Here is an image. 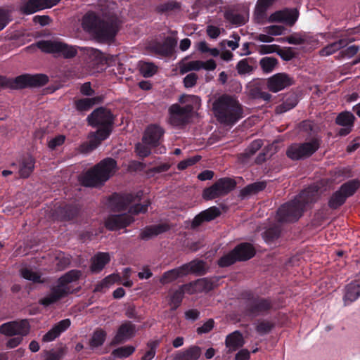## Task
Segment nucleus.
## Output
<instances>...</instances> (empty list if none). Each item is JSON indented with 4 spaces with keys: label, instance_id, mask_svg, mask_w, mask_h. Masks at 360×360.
<instances>
[{
    "label": "nucleus",
    "instance_id": "obj_29",
    "mask_svg": "<svg viewBox=\"0 0 360 360\" xmlns=\"http://www.w3.org/2000/svg\"><path fill=\"white\" fill-rule=\"evenodd\" d=\"M219 278H202L193 281L197 292H210L218 285Z\"/></svg>",
    "mask_w": 360,
    "mask_h": 360
},
{
    "label": "nucleus",
    "instance_id": "obj_35",
    "mask_svg": "<svg viewBox=\"0 0 360 360\" xmlns=\"http://www.w3.org/2000/svg\"><path fill=\"white\" fill-rule=\"evenodd\" d=\"M35 160L31 155L22 158L20 162L19 174L21 178H28L34 169Z\"/></svg>",
    "mask_w": 360,
    "mask_h": 360
},
{
    "label": "nucleus",
    "instance_id": "obj_46",
    "mask_svg": "<svg viewBox=\"0 0 360 360\" xmlns=\"http://www.w3.org/2000/svg\"><path fill=\"white\" fill-rule=\"evenodd\" d=\"M106 333L102 328H97L93 333L89 340V345L91 348H96L101 346L106 338Z\"/></svg>",
    "mask_w": 360,
    "mask_h": 360
},
{
    "label": "nucleus",
    "instance_id": "obj_34",
    "mask_svg": "<svg viewBox=\"0 0 360 360\" xmlns=\"http://www.w3.org/2000/svg\"><path fill=\"white\" fill-rule=\"evenodd\" d=\"M225 345L231 351H236L244 345V340L242 333L238 330L229 334L225 340Z\"/></svg>",
    "mask_w": 360,
    "mask_h": 360
},
{
    "label": "nucleus",
    "instance_id": "obj_15",
    "mask_svg": "<svg viewBox=\"0 0 360 360\" xmlns=\"http://www.w3.org/2000/svg\"><path fill=\"white\" fill-rule=\"evenodd\" d=\"M294 84L293 78L288 74L276 73L267 79V87L271 92L276 93Z\"/></svg>",
    "mask_w": 360,
    "mask_h": 360
},
{
    "label": "nucleus",
    "instance_id": "obj_14",
    "mask_svg": "<svg viewBox=\"0 0 360 360\" xmlns=\"http://www.w3.org/2000/svg\"><path fill=\"white\" fill-rule=\"evenodd\" d=\"M165 129L157 124H149L143 133L142 141L150 146H158L163 140Z\"/></svg>",
    "mask_w": 360,
    "mask_h": 360
},
{
    "label": "nucleus",
    "instance_id": "obj_23",
    "mask_svg": "<svg viewBox=\"0 0 360 360\" xmlns=\"http://www.w3.org/2000/svg\"><path fill=\"white\" fill-rule=\"evenodd\" d=\"M68 295V292L65 291V289L61 288L58 285H56L51 288L50 293L40 299L39 302L41 305L46 307L56 303Z\"/></svg>",
    "mask_w": 360,
    "mask_h": 360
},
{
    "label": "nucleus",
    "instance_id": "obj_21",
    "mask_svg": "<svg viewBox=\"0 0 360 360\" xmlns=\"http://www.w3.org/2000/svg\"><path fill=\"white\" fill-rule=\"evenodd\" d=\"M221 214L220 210L216 206H212L208 209L200 212L192 221L191 228L195 229L200 226L203 222L210 221L218 217Z\"/></svg>",
    "mask_w": 360,
    "mask_h": 360
},
{
    "label": "nucleus",
    "instance_id": "obj_52",
    "mask_svg": "<svg viewBox=\"0 0 360 360\" xmlns=\"http://www.w3.org/2000/svg\"><path fill=\"white\" fill-rule=\"evenodd\" d=\"M160 341L157 340H150L147 343L148 350L145 353V354L141 357V360H152L156 354V349L159 346Z\"/></svg>",
    "mask_w": 360,
    "mask_h": 360
},
{
    "label": "nucleus",
    "instance_id": "obj_3",
    "mask_svg": "<svg viewBox=\"0 0 360 360\" xmlns=\"http://www.w3.org/2000/svg\"><path fill=\"white\" fill-rule=\"evenodd\" d=\"M217 120L224 124L233 125L243 117V110L239 101L233 96L224 94L212 105Z\"/></svg>",
    "mask_w": 360,
    "mask_h": 360
},
{
    "label": "nucleus",
    "instance_id": "obj_6",
    "mask_svg": "<svg viewBox=\"0 0 360 360\" xmlns=\"http://www.w3.org/2000/svg\"><path fill=\"white\" fill-rule=\"evenodd\" d=\"M115 120V115L111 110L103 106L94 109L86 117L88 125L105 135L112 134Z\"/></svg>",
    "mask_w": 360,
    "mask_h": 360
},
{
    "label": "nucleus",
    "instance_id": "obj_62",
    "mask_svg": "<svg viewBox=\"0 0 360 360\" xmlns=\"http://www.w3.org/2000/svg\"><path fill=\"white\" fill-rule=\"evenodd\" d=\"M201 159L200 155H195L193 157L187 158L179 162L177 165V169L179 170H184L190 166H193L199 162Z\"/></svg>",
    "mask_w": 360,
    "mask_h": 360
},
{
    "label": "nucleus",
    "instance_id": "obj_42",
    "mask_svg": "<svg viewBox=\"0 0 360 360\" xmlns=\"http://www.w3.org/2000/svg\"><path fill=\"white\" fill-rule=\"evenodd\" d=\"M67 353L66 347H60L56 350H44L43 351V360H62Z\"/></svg>",
    "mask_w": 360,
    "mask_h": 360
},
{
    "label": "nucleus",
    "instance_id": "obj_45",
    "mask_svg": "<svg viewBox=\"0 0 360 360\" xmlns=\"http://www.w3.org/2000/svg\"><path fill=\"white\" fill-rule=\"evenodd\" d=\"M266 183L263 181L255 182L244 187L240 191V195L246 197L252 194H256L266 188Z\"/></svg>",
    "mask_w": 360,
    "mask_h": 360
},
{
    "label": "nucleus",
    "instance_id": "obj_18",
    "mask_svg": "<svg viewBox=\"0 0 360 360\" xmlns=\"http://www.w3.org/2000/svg\"><path fill=\"white\" fill-rule=\"evenodd\" d=\"M133 217L128 214H111L105 221V226L110 231L125 228L134 222Z\"/></svg>",
    "mask_w": 360,
    "mask_h": 360
},
{
    "label": "nucleus",
    "instance_id": "obj_36",
    "mask_svg": "<svg viewBox=\"0 0 360 360\" xmlns=\"http://www.w3.org/2000/svg\"><path fill=\"white\" fill-rule=\"evenodd\" d=\"M360 188V180L358 179H353L343 183L338 190L345 195L347 199L353 196L356 192Z\"/></svg>",
    "mask_w": 360,
    "mask_h": 360
},
{
    "label": "nucleus",
    "instance_id": "obj_5",
    "mask_svg": "<svg viewBox=\"0 0 360 360\" xmlns=\"http://www.w3.org/2000/svg\"><path fill=\"white\" fill-rule=\"evenodd\" d=\"M245 300V312L252 318L269 315L274 309L275 303L271 297L255 295L251 291H246L241 295Z\"/></svg>",
    "mask_w": 360,
    "mask_h": 360
},
{
    "label": "nucleus",
    "instance_id": "obj_17",
    "mask_svg": "<svg viewBox=\"0 0 360 360\" xmlns=\"http://www.w3.org/2000/svg\"><path fill=\"white\" fill-rule=\"evenodd\" d=\"M79 212V209L74 204H61L57 207L53 213L56 219L60 221H69L75 219Z\"/></svg>",
    "mask_w": 360,
    "mask_h": 360
},
{
    "label": "nucleus",
    "instance_id": "obj_60",
    "mask_svg": "<svg viewBox=\"0 0 360 360\" xmlns=\"http://www.w3.org/2000/svg\"><path fill=\"white\" fill-rule=\"evenodd\" d=\"M150 203L149 200H146L143 204L136 203L129 207V213L134 215L139 213H146Z\"/></svg>",
    "mask_w": 360,
    "mask_h": 360
},
{
    "label": "nucleus",
    "instance_id": "obj_56",
    "mask_svg": "<svg viewBox=\"0 0 360 360\" xmlns=\"http://www.w3.org/2000/svg\"><path fill=\"white\" fill-rule=\"evenodd\" d=\"M152 148L154 147L148 143H143L142 141V143H137L135 145V151L139 158L143 159L150 155Z\"/></svg>",
    "mask_w": 360,
    "mask_h": 360
},
{
    "label": "nucleus",
    "instance_id": "obj_61",
    "mask_svg": "<svg viewBox=\"0 0 360 360\" xmlns=\"http://www.w3.org/2000/svg\"><path fill=\"white\" fill-rule=\"evenodd\" d=\"M236 70L239 75L250 74L254 70V67L249 65L245 60H239L236 65Z\"/></svg>",
    "mask_w": 360,
    "mask_h": 360
},
{
    "label": "nucleus",
    "instance_id": "obj_8",
    "mask_svg": "<svg viewBox=\"0 0 360 360\" xmlns=\"http://www.w3.org/2000/svg\"><path fill=\"white\" fill-rule=\"evenodd\" d=\"M321 143V139L313 137L309 141L292 143L287 148L286 155L292 160L308 158L319 150Z\"/></svg>",
    "mask_w": 360,
    "mask_h": 360
},
{
    "label": "nucleus",
    "instance_id": "obj_1",
    "mask_svg": "<svg viewBox=\"0 0 360 360\" xmlns=\"http://www.w3.org/2000/svg\"><path fill=\"white\" fill-rule=\"evenodd\" d=\"M82 28L101 43L114 41L120 30V21L115 15L101 18L96 13L87 12L82 18Z\"/></svg>",
    "mask_w": 360,
    "mask_h": 360
},
{
    "label": "nucleus",
    "instance_id": "obj_7",
    "mask_svg": "<svg viewBox=\"0 0 360 360\" xmlns=\"http://www.w3.org/2000/svg\"><path fill=\"white\" fill-rule=\"evenodd\" d=\"M30 330V325L27 319L13 321L5 323L0 327V332L6 336L20 335L10 338L6 342L7 348H15L22 341V337L26 336Z\"/></svg>",
    "mask_w": 360,
    "mask_h": 360
},
{
    "label": "nucleus",
    "instance_id": "obj_28",
    "mask_svg": "<svg viewBox=\"0 0 360 360\" xmlns=\"http://www.w3.org/2000/svg\"><path fill=\"white\" fill-rule=\"evenodd\" d=\"M248 95L252 99L264 101H269L271 98V95L264 91V86L260 82H255L250 84Z\"/></svg>",
    "mask_w": 360,
    "mask_h": 360
},
{
    "label": "nucleus",
    "instance_id": "obj_47",
    "mask_svg": "<svg viewBox=\"0 0 360 360\" xmlns=\"http://www.w3.org/2000/svg\"><path fill=\"white\" fill-rule=\"evenodd\" d=\"M278 61L274 57H264L259 61L260 67L264 73H271L274 71Z\"/></svg>",
    "mask_w": 360,
    "mask_h": 360
},
{
    "label": "nucleus",
    "instance_id": "obj_43",
    "mask_svg": "<svg viewBox=\"0 0 360 360\" xmlns=\"http://www.w3.org/2000/svg\"><path fill=\"white\" fill-rule=\"evenodd\" d=\"M354 115L349 111H344L338 115L335 123L340 126L354 127L355 122Z\"/></svg>",
    "mask_w": 360,
    "mask_h": 360
},
{
    "label": "nucleus",
    "instance_id": "obj_20",
    "mask_svg": "<svg viewBox=\"0 0 360 360\" xmlns=\"http://www.w3.org/2000/svg\"><path fill=\"white\" fill-rule=\"evenodd\" d=\"M177 44V40L175 37L168 36L165 38L162 42L155 43L152 49L153 51L162 56H171L174 51V48Z\"/></svg>",
    "mask_w": 360,
    "mask_h": 360
},
{
    "label": "nucleus",
    "instance_id": "obj_63",
    "mask_svg": "<svg viewBox=\"0 0 360 360\" xmlns=\"http://www.w3.org/2000/svg\"><path fill=\"white\" fill-rule=\"evenodd\" d=\"M285 41L292 45H302L306 43V39L299 33H293L283 39Z\"/></svg>",
    "mask_w": 360,
    "mask_h": 360
},
{
    "label": "nucleus",
    "instance_id": "obj_55",
    "mask_svg": "<svg viewBox=\"0 0 360 360\" xmlns=\"http://www.w3.org/2000/svg\"><path fill=\"white\" fill-rule=\"evenodd\" d=\"M281 230L278 226H272L263 233V238L267 243L273 242L279 238Z\"/></svg>",
    "mask_w": 360,
    "mask_h": 360
},
{
    "label": "nucleus",
    "instance_id": "obj_54",
    "mask_svg": "<svg viewBox=\"0 0 360 360\" xmlns=\"http://www.w3.org/2000/svg\"><path fill=\"white\" fill-rule=\"evenodd\" d=\"M179 8L180 4L178 2L172 1L158 5L156 8V11L158 13L162 14L167 13Z\"/></svg>",
    "mask_w": 360,
    "mask_h": 360
},
{
    "label": "nucleus",
    "instance_id": "obj_44",
    "mask_svg": "<svg viewBox=\"0 0 360 360\" xmlns=\"http://www.w3.org/2000/svg\"><path fill=\"white\" fill-rule=\"evenodd\" d=\"M110 136V134H103L97 130L91 132L89 135V149L91 150L96 149L103 141L106 140Z\"/></svg>",
    "mask_w": 360,
    "mask_h": 360
},
{
    "label": "nucleus",
    "instance_id": "obj_58",
    "mask_svg": "<svg viewBox=\"0 0 360 360\" xmlns=\"http://www.w3.org/2000/svg\"><path fill=\"white\" fill-rule=\"evenodd\" d=\"M135 351V347L131 345L117 348L112 351V354L118 358H127Z\"/></svg>",
    "mask_w": 360,
    "mask_h": 360
},
{
    "label": "nucleus",
    "instance_id": "obj_48",
    "mask_svg": "<svg viewBox=\"0 0 360 360\" xmlns=\"http://www.w3.org/2000/svg\"><path fill=\"white\" fill-rule=\"evenodd\" d=\"M200 60H193L190 62L181 61L179 63V73L184 75L191 71H198L200 70Z\"/></svg>",
    "mask_w": 360,
    "mask_h": 360
},
{
    "label": "nucleus",
    "instance_id": "obj_37",
    "mask_svg": "<svg viewBox=\"0 0 360 360\" xmlns=\"http://www.w3.org/2000/svg\"><path fill=\"white\" fill-rule=\"evenodd\" d=\"M186 276L184 268L181 266L174 268L173 269L165 271L161 276L160 279V282L162 284L169 283L172 281H174L179 278Z\"/></svg>",
    "mask_w": 360,
    "mask_h": 360
},
{
    "label": "nucleus",
    "instance_id": "obj_32",
    "mask_svg": "<svg viewBox=\"0 0 360 360\" xmlns=\"http://www.w3.org/2000/svg\"><path fill=\"white\" fill-rule=\"evenodd\" d=\"M169 229V226L166 224H160L146 226L140 234V238L148 240L153 236L163 233Z\"/></svg>",
    "mask_w": 360,
    "mask_h": 360
},
{
    "label": "nucleus",
    "instance_id": "obj_64",
    "mask_svg": "<svg viewBox=\"0 0 360 360\" xmlns=\"http://www.w3.org/2000/svg\"><path fill=\"white\" fill-rule=\"evenodd\" d=\"M157 72V67L151 63H145L141 68V72L145 77H150Z\"/></svg>",
    "mask_w": 360,
    "mask_h": 360
},
{
    "label": "nucleus",
    "instance_id": "obj_49",
    "mask_svg": "<svg viewBox=\"0 0 360 360\" xmlns=\"http://www.w3.org/2000/svg\"><path fill=\"white\" fill-rule=\"evenodd\" d=\"M297 104V98L295 95L292 94L277 107L276 110L281 113L285 112L295 108Z\"/></svg>",
    "mask_w": 360,
    "mask_h": 360
},
{
    "label": "nucleus",
    "instance_id": "obj_24",
    "mask_svg": "<svg viewBox=\"0 0 360 360\" xmlns=\"http://www.w3.org/2000/svg\"><path fill=\"white\" fill-rule=\"evenodd\" d=\"M276 0H257L254 11L255 20L257 23H264L267 18V10Z\"/></svg>",
    "mask_w": 360,
    "mask_h": 360
},
{
    "label": "nucleus",
    "instance_id": "obj_39",
    "mask_svg": "<svg viewBox=\"0 0 360 360\" xmlns=\"http://www.w3.org/2000/svg\"><path fill=\"white\" fill-rule=\"evenodd\" d=\"M201 350L198 346H192L188 349L179 352L176 360H198L200 356Z\"/></svg>",
    "mask_w": 360,
    "mask_h": 360
},
{
    "label": "nucleus",
    "instance_id": "obj_12",
    "mask_svg": "<svg viewBox=\"0 0 360 360\" xmlns=\"http://www.w3.org/2000/svg\"><path fill=\"white\" fill-rule=\"evenodd\" d=\"M143 195V191L141 190L136 193H115L110 197L109 203L114 211H124L127 210L131 203L140 201Z\"/></svg>",
    "mask_w": 360,
    "mask_h": 360
},
{
    "label": "nucleus",
    "instance_id": "obj_11",
    "mask_svg": "<svg viewBox=\"0 0 360 360\" xmlns=\"http://www.w3.org/2000/svg\"><path fill=\"white\" fill-rule=\"evenodd\" d=\"M193 111L191 104L184 106L178 103L172 104L168 109L169 123L174 127L183 128L189 123Z\"/></svg>",
    "mask_w": 360,
    "mask_h": 360
},
{
    "label": "nucleus",
    "instance_id": "obj_9",
    "mask_svg": "<svg viewBox=\"0 0 360 360\" xmlns=\"http://www.w3.org/2000/svg\"><path fill=\"white\" fill-rule=\"evenodd\" d=\"M37 46L44 53L56 54L66 59L73 58L77 54L75 46L69 45L62 41L41 40L37 42Z\"/></svg>",
    "mask_w": 360,
    "mask_h": 360
},
{
    "label": "nucleus",
    "instance_id": "obj_27",
    "mask_svg": "<svg viewBox=\"0 0 360 360\" xmlns=\"http://www.w3.org/2000/svg\"><path fill=\"white\" fill-rule=\"evenodd\" d=\"M103 96H97L92 98H84L75 100L74 102L75 109L80 112L89 111L92 107L103 103Z\"/></svg>",
    "mask_w": 360,
    "mask_h": 360
},
{
    "label": "nucleus",
    "instance_id": "obj_53",
    "mask_svg": "<svg viewBox=\"0 0 360 360\" xmlns=\"http://www.w3.org/2000/svg\"><path fill=\"white\" fill-rule=\"evenodd\" d=\"M114 283L113 275H110L104 278L95 285L94 292L104 293L108 289L110 285Z\"/></svg>",
    "mask_w": 360,
    "mask_h": 360
},
{
    "label": "nucleus",
    "instance_id": "obj_57",
    "mask_svg": "<svg viewBox=\"0 0 360 360\" xmlns=\"http://www.w3.org/2000/svg\"><path fill=\"white\" fill-rule=\"evenodd\" d=\"M225 18L233 25L237 26L243 25L245 23V18L243 15L240 13H234L233 12H226Z\"/></svg>",
    "mask_w": 360,
    "mask_h": 360
},
{
    "label": "nucleus",
    "instance_id": "obj_41",
    "mask_svg": "<svg viewBox=\"0 0 360 360\" xmlns=\"http://www.w3.org/2000/svg\"><path fill=\"white\" fill-rule=\"evenodd\" d=\"M347 200L345 195L338 189L329 198L328 205L331 210H338L345 203Z\"/></svg>",
    "mask_w": 360,
    "mask_h": 360
},
{
    "label": "nucleus",
    "instance_id": "obj_50",
    "mask_svg": "<svg viewBox=\"0 0 360 360\" xmlns=\"http://www.w3.org/2000/svg\"><path fill=\"white\" fill-rule=\"evenodd\" d=\"M237 258L238 257L236 256L234 250L233 249L231 251L219 258L218 260V265L220 267H228L235 264L236 262H239Z\"/></svg>",
    "mask_w": 360,
    "mask_h": 360
},
{
    "label": "nucleus",
    "instance_id": "obj_22",
    "mask_svg": "<svg viewBox=\"0 0 360 360\" xmlns=\"http://www.w3.org/2000/svg\"><path fill=\"white\" fill-rule=\"evenodd\" d=\"M185 274H194L198 276H203L207 274L208 266L205 262L200 259H193L190 262L182 265Z\"/></svg>",
    "mask_w": 360,
    "mask_h": 360
},
{
    "label": "nucleus",
    "instance_id": "obj_19",
    "mask_svg": "<svg viewBox=\"0 0 360 360\" xmlns=\"http://www.w3.org/2000/svg\"><path fill=\"white\" fill-rule=\"evenodd\" d=\"M136 326L130 321H124L118 328L112 344H121L135 336Z\"/></svg>",
    "mask_w": 360,
    "mask_h": 360
},
{
    "label": "nucleus",
    "instance_id": "obj_31",
    "mask_svg": "<svg viewBox=\"0 0 360 360\" xmlns=\"http://www.w3.org/2000/svg\"><path fill=\"white\" fill-rule=\"evenodd\" d=\"M108 252H98L91 258L90 269L93 273H98L110 262Z\"/></svg>",
    "mask_w": 360,
    "mask_h": 360
},
{
    "label": "nucleus",
    "instance_id": "obj_33",
    "mask_svg": "<svg viewBox=\"0 0 360 360\" xmlns=\"http://www.w3.org/2000/svg\"><path fill=\"white\" fill-rule=\"evenodd\" d=\"M44 0H28L20 7V11L25 15L34 13L41 9L47 8Z\"/></svg>",
    "mask_w": 360,
    "mask_h": 360
},
{
    "label": "nucleus",
    "instance_id": "obj_25",
    "mask_svg": "<svg viewBox=\"0 0 360 360\" xmlns=\"http://www.w3.org/2000/svg\"><path fill=\"white\" fill-rule=\"evenodd\" d=\"M360 297V283L358 281H354L347 284L345 288L343 301L345 305H348Z\"/></svg>",
    "mask_w": 360,
    "mask_h": 360
},
{
    "label": "nucleus",
    "instance_id": "obj_59",
    "mask_svg": "<svg viewBox=\"0 0 360 360\" xmlns=\"http://www.w3.org/2000/svg\"><path fill=\"white\" fill-rule=\"evenodd\" d=\"M184 295L183 290L179 288L173 292L170 297V303L172 304V310H176L181 305Z\"/></svg>",
    "mask_w": 360,
    "mask_h": 360
},
{
    "label": "nucleus",
    "instance_id": "obj_13",
    "mask_svg": "<svg viewBox=\"0 0 360 360\" xmlns=\"http://www.w3.org/2000/svg\"><path fill=\"white\" fill-rule=\"evenodd\" d=\"M49 77L44 74L30 75L24 74L15 78L14 86L16 88L39 87L46 84Z\"/></svg>",
    "mask_w": 360,
    "mask_h": 360
},
{
    "label": "nucleus",
    "instance_id": "obj_40",
    "mask_svg": "<svg viewBox=\"0 0 360 360\" xmlns=\"http://www.w3.org/2000/svg\"><path fill=\"white\" fill-rule=\"evenodd\" d=\"M274 327V322L269 319H258L255 323V331L259 335H264L269 333Z\"/></svg>",
    "mask_w": 360,
    "mask_h": 360
},
{
    "label": "nucleus",
    "instance_id": "obj_38",
    "mask_svg": "<svg viewBox=\"0 0 360 360\" xmlns=\"http://www.w3.org/2000/svg\"><path fill=\"white\" fill-rule=\"evenodd\" d=\"M263 143L260 139L254 140L248 146L245 151L239 154L238 158L240 162H246L252 155H254L262 146Z\"/></svg>",
    "mask_w": 360,
    "mask_h": 360
},
{
    "label": "nucleus",
    "instance_id": "obj_2",
    "mask_svg": "<svg viewBox=\"0 0 360 360\" xmlns=\"http://www.w3.org/2000/svg\"><path fill=\"white\" fill-rule=\"evenodd\" d=\"M319 191L314 186L303 190L294 200L281 205L277 211L280 222H295L302 215L307 205L319 199Z\"/></svg>",
    "mask_w": 360,
    "mask_h": 360
},
{
    "label": "nucleus",
    "instance_id": "obj_10",
    "mask_svg": "<svg viewBox=\"0 0 360 360\" xmlns=\"http://www.w3.org/2000/svg\"><path fill=\"white\" fill-rule=\"evenodd\" d=\"M236 186V181L229 177H223L216 181L211 186L202 191V197L206 200L226 195Z\"/></svg>",
    "mask_w": 360,
    "mask_h": 360
},
{
    "label": "nucleus",
    "instance_id": "obj_4",
    "mask_svg": "<svg viewBox=\"0 0 360 360\" xmlns=\"http://www.w3.org/2000/svg\"><path fill=\"white\" fill-rule=\"evenodd\" d=\"M117 161L112 158H106L86 172L82 183L86 187H97L104 184L116 172Z\"/></svg>",
    "mask_w": 360,
    "mask_h": 360
},
{
    "label": "nucleus",
    "instance_id": "obj_26",
    "mask_svg": "<svg viewBox=\"0 0 360 360\" xmlns=\"http://www.w3.org/2000/svg\"><path fill=\"white\" fill-rule=\"evenodd\" d=\"M233 250L239 262L249 260L256 254L255 248L249 243H241L236 245Z\"/></svg>",
    "mask_w": 360,
    "mask_h": 360
},
{
    "label": "nucleus",
    "instance_id": "obj_30",
    "mask_svg": "<svg viewBox=\"0 0 360 360\" xmlns=\"http://www.w3.org/2000/svg\"><path fill=\"white\" fill-rule=\"evenodd\" d=\"M81 276V273L77 270H72L60 277L58 280V284L59 287L65 289L68 292V294L72 292L69 285L70 283L77 281Z\"/></svg>",
    "mask_w": 360,
    "mask_h": 360
},
{
    "label": "nucleus",
    "instance_id": "obj_16",
    "mask_svg": "<svg viewBox=\"0 0 360 360\" xmlns=\"http://www.w3.org/2000/svg\"><path fill=\"white\" fill-rule=\"evenodd\" d=\"M299 17V12L297 9L285 8L271 13L268 19L269 22H284L288 25L292 26Z\"/></svg>",
    "mask_w": 360,
    "mask_h": 360
},
{
    "label": "nucleus",
    "instance_id": "obj_51",
    "mask_svg": "<svg viewBox=\"0 0 360 360\" xmlns=\"http://www.w3.org/2000/svg\"><path fill=\"white\" fill-rule=\"evenodd\" d=\"M21 276L26 280L31 281L34 283H44L45 280L41 278V275L29 269L21 270Z\"/></svg>",
    "mask_w": 360,
    "mask_h": 360
}]
</instances>
